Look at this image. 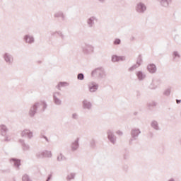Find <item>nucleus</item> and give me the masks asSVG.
Wrapping results in <instances>:
<instances>
[{
    "instance_id": "obj_1",
    "label": "nucleus",
    "mask_w": 181,
    "mask_h": 181,
    "mask_svg": "<svg viewBox=\"0 0 181 181\" xmlns=\"http://www.w3.org/2000/svg\"><path fill=\"white\" fill-rule=\"evenodd\" d=\"M41 106L42 107L40 110V112H45L47 109V103H46V101L42 100L40 102H35L32 105L28 112V115L30 117V118H33V117L37 114V110H39Z\"/></svg>"
},
{
    "instance_id": "obj_17",
    "label": "nucleus",
    "mask_w": 181,
    "mask_h": 181,
    "mask_svg": "<svg viewBox=\"0 0 181 181\" xmlns=\"http://www.w3.org/2000/svg\"><path fill=\"white\" fill-rule=\"evenodd\" d=\"M82 107L83 110H88V111H90V110L93 108V104L91 102L85 99L82 101Z\"/></svg>"
},
{
    "instance_id": "obj_57",
    "label": "nucleus",
    "mask_w": 181,
    "mask_h": 181,
    "mask_svg": "<svg viewBox=\"0 0 181 181\" xmlns=\"http://www.w3.org/2000/svg\"><path fill=\"white\" fill-rule=\"evenodd\" d=\"M13 181H16V180L15 178H13Z\"/></svg>"
},
{
    "instance_id": "obj_30",
    "label": "nucleus",
    "mask_w": 181,
    "mask_h": 181,
    "mask_svg": "<svg viewBox=\"0 0 181 181\" xmlns=\"http://www.w3.org/2000/svg\"><path fill=\"white\" fill-rule=\"evenodd\" d=\"M136 64L140 67V66L142 64V55H139L138 58H137V60H136Z\"/></svg>"
},
{
    "instance_id": "obj_5",
    "label": "nucleus",
    "mask_w": 181,
    "mask_h": 181,
    "mask_svg": "<svg viewBox=\"0 0 181 181\" xmlns=\"http://www.w3.org/2000/svg\"><path fill=\"white\" fill-rule=\"evenodd\" d=\"M35 156L37 159H44V158H52V151L44 150L36 153Z\"/></svg>"
},
{
    "instance_id": "obj_41",
    "label": "nucleus",
    "mask_w": 181,
    "mask_h": 181,
    "mask_svg": "<svg viewBox=\"0 0 181 181\" xmlns=\"http://www.w3.org/2000/svg\"><path fill=\"white\" fill-rule=\"evenodd\" d=\"M119 62H125V56H118Z\"/></svg>"
},
{
    "instance_id": "obj_23",
    "label": "nucleus",
    "mask_w": 181,
    "mask_h": 181,
    "mask_svg": "<svg viewBox=\"0 0 181 181\" xmlns=\"http://www.w3.org/2000/svg\"><path fill=\"white\" fill-rule=\"evenodd\" d=\"M57 162H63L64 160H67V158L63 155V153H60L57 157Z\"/></svg>"
},
{
    "instance_id": "obj_45",
    "label": "nucleus",
    "mask_w": 181,
    "mask_h": 181,
    "mask_svg": "<svg viewBox=\"0 0 181 181\" xmlns=\"http://www.w3.org/2000/svg\"><path fill=\"white\" fill-rule=\"evenodd\" d=\"M52 174H49L46 180V181H49L52 180Z\"/></svg>"
},
{
    "instance_id": "obj_24",
    "label": "nucleus",
    "mask_w": 181,
    "mask_h": 181,
    "mask_svg": "<svg viewBox=\"0 0 181 181\" xmlns=\"http://www.w3.org/2000/svg\"><path fill=\"white\" fill-rule=\"evenodd\" d=\"M89 146L91 149H95L97 144L95 143V139H91L89 141Z\"/></svg>"
},
{
    "instance_id": "obj_8",
    "label": "nucleus",
    "mask_w": 181,
    "mask_h": 181,
    "mask_svg": "<svg viewBox=\"0 0 181 181\" xmlns=\"http://www.w3.org/2000/svg\"><path fill=\"white\" fill-rule=\"evenodd\" d=\"M95 22H98V18L94 16L89 17L86 20V23L88 28L90 29L94 28L95 26Z\"/></svg>"
},
{
    "instance_id": "obj_36",
    "label": "nucleus",
    "mask_w": 181,
    "mask_h": 181,
    "mask_svg": "<svg viewBox=\"0 0 181 181\" xmlns=\"http://www.w3.org/2000/svg\"><path fill=\"white\" fill-rule=\"evenodd\" d=\"M77 79H78V80H81V81L84 80V74H83V73H79V74H78V75H77Z\"/></svg>"
},
{
    "instance_id": "obj_3",
    "label": "nucleus",
    "mask_w": 181,
    "mask_h": 181,
    "mask_svg": "<svg viewBox=\"0 0 181 181\" xmlns=\"http://www.w3.org/2000/svg\"><path fill=\"white\" fill-rule=\"evenodd\" d=\"M3 60L7 64V66H13V62H15V58L13 55L9 52H4L2 54Z\"/></svg>"
},
{
    "instance_id": "obj_27",
    "label": "nucleus",
    "mask_w": 181,
    "mask_h": 181,
    "mask_svg": "<svg viewBox=\"0 0 181 181\" xmlns=\"http://www.w3.org/2000/svg\"><path fill=\"white\" fill-rule=\"evenodd\" d=\"M123 158L124 160H128V159H129V151L124 149V153H123Z\"/></svg>"
},
{
    "instance_id": "obj_29",
    "label": "nucleus",
    "mask_w": 181,
    "mask_h": 181,
    "mask_svg": "<svg viewBox=\"0 0 181 181\" xmlns=\"http://www.w3.org/2000/svg\"><path fill=\"white\" fill-rule=\"evenodd\" d=\"M22 181H33L32 179H30V176L28 174H24L22 176Z\"/></svg>"
},
{
    "instance_id": "obj_58",
    "label": "nucleus",
    "mask_w": 181,
    "mask_h": 181,
    "mask_svg": "<svg viewBox=\"0 0 181 181\" xmlns=\"http://www.w3.org/2000/svg\"><path fill=\"white\" fill-rule=\"evenodd\" d=\"M180 144H181V139H180Z\"/></svg>"
},
{
    "instance_id": "obj_47",
    "label": "nucleus",
    "mask_w": 181,
    "mask_h": 181,
    "mask_svg": "<svg viewBox=\"0 0 181 181\" xmlns=\"http://www.w3.org/2000/svg\"><path fill=\"white\" fill-rule=\"evenodd\" d=\"M56 33H57V35H58V36H59V37H60V35H62L63 34V33L62 31H56Z\"/></svg>"
},
{
    "instance_id": "obj_7",
    "label": "nucleus",
    "mask_w": 181,
    "mask_h": 181,
    "mask_svg": "<svg viewBox=\"0 0 181 181\" xmlns=\"http://www.w3.org/2000/svg\"><path fill=\"white\" fill-rule=\"evenodd\" d=\"M146 5L142 2H139L135 6V11L137 13L144 14L146 12Z\"/></svg>"
},
{
    "instance_id": "obj_19",
    "label": "nucleus",
    "mask_w": 181,
    "mask_h": 181,
    "mask_svg": "<svg viewBox=\"0 0 181 181\" xmlns=\"http://www.w3.org/2000/svg\"><path fill=\"white\" fill-rule=\"evenodd\" d=\"M147 70L148 73H151V74H155L158 70V68L155 64H149L147 66Z\"/></svg>"
},
{
    "instance_id": "obj_2",
    "label": "nucleus",
    "mask_w": 181,
    "mask_h": 181,
    "mask_svg": "<svg viewBox=\"0 0 181 181\" xmlns=\"http://www.w3.org/2000/svg\"><path fill=\"white\" fill-rule=\"evenodd\" d=\"M91 77H95L98 80H105L107 78V71L103 66L97 67L91 71Z\"/></svg>"
},
{
    "instance_id": "obj_6",
    "label": "nucleus",
    "mask_w": 181,
    "mask_h": 181,
    "mask_svg": "<svg viewBox=\"0 0 181 181\" xmlns=\"http://www.w3.org/2000/svg\"><path fill=\"white\" fill-rule=\"evenodd\" d=\"M107 139L112 145H115L117 144V136L114 133V131L111 129H108L107 131Z\"/></svg>"
},
{
    "instance_id": "obj_42",
    "label": "nucleus",
    "mask_w": 181,
    "mask_h": 181,
    "mask_svg": "<svg viewBox=\"0 0 181 181\" xmlns=\"http://www.w3.org/2000/svg\"><path fill=\"white\" fill-rule=\"evenodd\" d=\"M72 118L73 119H78V115H77V113H73Z\"/></svg>"
},
{
    "instance_id": "obj_33",
    "label": "nucleus",
    "mask_w": 181,
    "mask_h": 181,
    "mask_svg": "<svg viewBox=\"0 0 181 181\" xmlns=\"http://www.w3.org/2000/svg\"><path fill=\"white\" fill-rule=\"evenodd\" d=\"M170 88H167L164 90L163 95H165L166 97H169V95H170Z\"/></svg>"
},
{
    "instance_id": "obj_14",
    "label": "nucleus",
    "mask_w": 181,
    "mask_h": 181,
    "mask_svg": "<svg viewBox=\"0 0 181 181\" xmlns=\"http://www.w3.org/2000/svg\"><path fill=\"white\" fill-rule=\"evenodd\" d=\"M23 40L25 43H27L28 45H33V43H35V37L30 34H26L23 37Z\"/></svg>"
},
{
    "instance_id": "obj_39",
    "label": "nucleus",
    "mask_w": 181,
    "mask_h": 181,
    "mask_svg": "<svg viewBox=\"0 0 181 181\" xmlns=\"http://www.w3.org/2000/svg\"><path fill=\"white\" fill-rule=\"evenodd\" d=\"M4 139V142H10L11 141V137H9V135L8 134H6V136H3Z\"/></svg>"
},
{
    "instance_id": "obj_11",
    "label": "nucleus",
    "mask_w": 181,
    "mask_h": 181,
    "mask_svg": "<svg viewBox=\"0 0 181 181\" xmlns=\"http://www.w3.org/2000/svg\"><path fill=\"white\" fill-rule=\"evenodd\" d=\"M141 134V129H139V128H133L130 132L131 137L136 140L138 139Z\"/></svg>"
},
{
    "instance_id": "obj_50",
    "label": "nucleus",
    "mask_w": 181,
    "mask_h": 181,
    "mask_svg": "<svg viewBox=\"0 0 181 181\" xmlns=\"http://www.w3.org/2000/svg\"><path fill=\"white\" fill-rule=\"evenodd\" d=\"M167 181H177V180L173 177H170Z\"/></svg>"
},
{
    "instance_id": "obj_35",
    "label": "nucleus",
    "mask_w": 181,
    "mask_h": 181,
    "mask_svg": "<svg viewBox=\"0 0 181 181\" xmlns=\"http://www.w3.org/2000/svg\"><path fill=\"white\" fill-rule=\"evenodd\" d=\"M112 63L119 62L118 56L117 55H112Z\"/></svg>"
},
{
    "instance_id": "obj_18",
    "label": "nucleus",
    "mask_w": 181,
    "mask_h": 181,
    "mask_svg": "<svg viewBox=\"0 0 181 181\" xmlns=\"http://www.w3.org/2000/svg\"><path fill=\"white\" fill-rule=\"evenodd\" d=\"M136 76L139 81H144L146 78V74L142 71H136Z\"/></svg>"
},
{
    "instance_id": "obj_10",
    "label": "nucleus",
    "mask_w": 181,
    "mask_h": 181,
    "mask_svg": "<svg viewBox=\"0 0 181 181\" xmlns=\"http://www.w3.org/2000/svg\"><path fill=\"white\" fill-rule=\"evenodd\" d=\"M21 136L22 138H25V136L28 138V139H32L33 138V132L25 129L21 133Z\"/></svg>"
},
{
    "instance_id": "obj_34",
    "label": "nucleus",
    "mask_w": 181,
    "mask_h": 181,
    "mask_svg": "<svg viewBox=\"0 0 181 181\" xmlns=\"http://www.w3.org/2000/svg\"><path fill=\"white\" fill-rule=\"evenodd\" d=\"M120 44H121V39L119 38H116L113 41V45H115V46H118Z\"/></svg>"
},
{
    "instance_id": "obj_12",
    "label": "nucleus",
    "mask_w": 181,
    "mask_h": 181,
    "mask_svg": "<svg viewBox=\"0 0 181 181\" xmlns=\"http://www.w3.org/2000/svg\"><path fill=\"white\" fill-rule=\"evenodd\" d=\"M10 162H11V165H13L14 168H16V169H17V170H19V169H21V159L12 158L10 159Z\"/></svg>"
},
{
    "instance_id": "obj_20",
    "label": "nucleus",
    "mask_w": 181,
    "mask_h": 181,
    "mask_svg": "<svg viewBox=\"0 0 181 181\" xmlns=\"http://www.w3.org/2000/svg\"><path fill=\"white\" fill-rule=\"evenodd\" d=\"M8 131L9 129H8L6 125L0 124V135H1V136H6Z\"/></svg>"
},
{
    "instance_id": "obj_37",
    "label": "nucleus",
    "mask_w": 181,
    "mask_h": 181,
    "mask_svg": "<svg viewBox=\"0 0 181 181\" xmlns=\"http://www.w3.org/2000/svg\"><path fill=\"white\" fill-rule=\"evenodd\" d=\"M40 138L41 139H45L46 142H48V143L50 142V141L49 140V139L47 138V136H46L45 134H41V135L40 136Z\"/></svg>"
},
{
    "instance_id": "obj_21",
    "label": "nucleus",
    "mask_w": 181,
    "mask_h": 181,
    "mask_svg": "<svg viewBox=\"0 0 181 181\" xmlns=\"http://www.w3.org/2000/svg\"><path fill=\"white\" fill-rule=\"evenodd\" d=\"M151 127L155 131H160V127H159V123L156 120L151 121Z\"/></svg>"
},
{
    "instance_id": "obj_55",
    "label": "nucleus",
    "mask_w": 181,
    "mask_h": 181,
    "mask_svg": "<svg viewBox=\"0 0 181 181\" xmlns=\"http://www.w3.org/2000/svg\"><path fill=\"white\" fill-rule=\"evenodd\" d=\"M137 114H138V112H136L134 113V115H136Z\"/></svg>"
},
{
    "instance_id": "obj_46",
    "label": "nucleus",
    "mask_w": 181,
    "mask_h": 181,
    "mask_svg": "<svg viewBox=\"0 0 181 181\" xmlns=\"http://www.w3.org/2000/svg\"><path fill=\"white\" fill-rule=\"evenodd\" d=\"M59 37H61L62 40H64V39H66V35L62 33V35H61Z\"/></svg>"
},
{
    "instance_id": "obj_49",
    "label": "nucleus",
    "mask_w": 181,
    "mask_h": 181,
    "mask_svg": "<svg viewBox=\"0 0 181 181\" xmlns=\"http://www.w3.org/2000/svg\"><path fill=\"white\" fill-rule=\"evenodd\" d=\"M148 136H150V138H153V133H152L151 132H150L148 133Z\"/></svg>"
},
{
    "instance_id": "obj_13",
    "label": "nucleus",
    "mask_w": 181,
    "mask_h": 181,
    "mask_svg": "<svg viewBox=\"0 0 181 181\" xmlns=\"http://www.w3.org/2000/svg\"><path fill=\"white\" fill-rule=\"evenodd\" d=\"M90 93H95L98 90L99 85L97 82L92 81L88 85Z\"/></svg>"
},
{
    "instance_id": "obj_38",
    "label": "nucleus",
    "mask_w": 181,
    "mask_h": 181,
    "mask_svg": "<svg viewBox=\"0 0 181 181\" xmlns=\"http://www.w3.org/2000/svg\"><path fill=\"white\" fill-rule=\"evenodd\" d=\"M156 105H158V103L155 101L151 102L148 104V107H152L153 108V107H156Z\"/></svg>"
},
{
    "instance_id": "obj_56",
    "label": "nucleus",
    "mask_w": 181,
    "mask_h": 181,
    "mask_svg": "<svg viewBox=\"0 0 181 181\" xmlns=\"http://www.w3.org/2000/svg\"><path fill=\"white\" fill-rule=\"evenodd\" d=\"M38 63H42V61H39Z\"/></svg>"
},
{
    "instance_id": "obj_28",
    "label": "nucleus",
    "mask_w": 181,
    "mask_h": 181,
    "mask_svg": "<svg viewBox=\"0 0 181 181\" xmlns=\"http://www.w3.org/2000/svg\"><path fill=\"white\" fill-rule=\"evenodd\" d=\"M173 60L177 61L178 59H180V54L177 51H174L173 54Z\"/></svg>"
},
{
    "instance_id": "obj_31",
    "label": "nucleus",
    "mask_w": 181,
    "mask_h": 181,
    "mask_svg": "<svg viewBox=\"0 0 181 181\" xmlns=\"http://www.w3.org/2000/svg\"><path fill=\"white\" fill-rule=\"evenodd\" d=\"M139 67L136 64H134L131 67L129 68L128 71H134V70H136Z\"/></svg>"
},
{
    "instance_id": "obj_22",
    "label": "nucleus",
    "mask_w": 181,
    "mask_h": 181,
    "mask_svg": "<svg viewBox=\"0 0 181 181\" xmlns=\"http://www.w3.org/2000/svg\"><path fill=\"white\" fill-rule=\"evenodd\" d=\"M67 86H69V83L64 82V81H60L56 86V88H57V90H62L60 88L61 87H67Z\"/></svg>"
},
{
    "instance_id": "obj_48",
    "label": "nucleus",
    "mask_w": 181,
    "mask_h": 181,
    "mask_svg": "<svg viewBox=\"0 0 181 181\" xmlns=\"http://www.w3.org/2000/svg\"><path fill=\"white\" fill-rule=\"evenodd\" d=\"M139 97H141V92L137 91V92H136V98H139Z\"/></svg>"
},
{
    "instance_id": "obj_43",
    "label": "nucleus",
    "mask_w": 181,
    "mask_h": 181,
    "mask_svg": "<svg viewBox=\"0 0 181 181\" xmlns=\"http://www.w3.org/2000/svg\"><path fill=\"white\" fill-rule=\"evenodd\" d=\"M117 135H119V136H122L124 135V132H122L121 130H118L116 132Z\"/></svg>"
},
{
    "instance_id": "obj_53",
    "label": "nucleus",
    "mask_w": 181,
    "mask_h": 181,
    "mask_svg": "<svg viewBox=\"0 0 181 181\" xmlns=\"http://www.w3.org/2000/svg\"><path fill=\"white\" fill-rule=\"evenodd\" d=\"M130 40H131V42H134V40H135V37L132 36V37H130Z\"/></svg>"
},
{
    "instance_id": "obj_26",
    "label": "nucleus",
    "mask_w": 181,
    "mask_h": 181,
    "mask_svg": "<svg viewBox=\"0 0 181 181\" xmlns=\"http://www.w3.org/2000/svg\"><path fill=\"white\" fill-rule=\"evenodd\" d=\"M76 179V173H71L66 176V180L70 181Z\"/></svg>"
},
{
    "instance_id": "obj_9",
    "label": "nucleus",
    "mask_w": 181,
    "mask_h": 181,
    "mask_svg": "<svg viewBox=\"0 0 181 181\" xmlns=\"http://www.w3.org/2000/svg\"><path fill=\"white\" fill-rule=\"evenodd\" d=\"M61 97L62 93L60 92H54L53 93L52 98L55 105H62V99H60Z\"/></svg>"
},
{
    "instance_id": "obj_51",
    "label": "nucleus",
    "mask_w": 181,
    "mask_h": 181,
    "mask_svg": "<svg viewBox=\"0 0 181 181\" xmlns=\"http://www.w3.org/2000/svg\"><path fill=\"white\" fill-rule=\"evenodd\" d=\"M100 4H105V0H98Z\"/></svg>"
},
{
    "instance_id": "obj_15",
    "label": "nucleus",
    "mask_w": 181,
    "mask_h": 181,
    "mask_svg": "<svg viewBox=\"0 0 181 181\" xmlns=\"http://www.w3.org/2000/svg\"><path fill=\"white\" fill-rule=\"evenodd\" d=\"M18 142H19V144H21V148H22L23 152L30 151V146H29V144H28V143H26L25 139H20L18 140Z\"/></svg>"
},
{
    "instance_id": "obj_54",
    "label": "nucleus",
    "mask_w": 181,
    "mask_h": 181,
    "mask_svg": "<svg viewBox=\"0 0 181 181\" xmlns=\"http://www.w3.org/2000/svg\"><path fill=\"white\" fill-rule=\"evenodd\" d=\"M180 103H181V100L176 99V103L177 104H180Z\"/></svg>"
},
{
    "instance_id": "obj_25",
    "label": "nucleus",
    "mask_w": 181,
    "mask_h": 181,
    "mask_svg": "<svg viewBox=\"0 0 181 181\" xmlns=\"http://www.w3.org/2000/svg\"><path fill=\"white\" fill-rule=\"evenodd\" d=\"M54 18H61L62 21H64L65 16L63 12L59 11L54 14Z\"/></svg>"
},
{
    "instance_id": "obj_16",
    "label": "nucleus",
    "mask_w": 181,
    "mask_h": 181,
    "mask_svg": "<svg viewBox=\"0 0 181 181\" xmlns=\"http://www.w3.org/2000/svg\"><path fill=\"white\" fill-rule=\"evenodd\" d=\"M80 138H77L71 144V149L72 152H76L80 148Z\"/></svg>"
},
{
    "instance_id": "obj_44",
    "label": "nucleus",
    "mask_w": 181,
    "mask_h": 181,
    "mask_svg": "<svg viewBox=\"0 0 181 181\" xmlns=\"http://www.w3.org/2000/svg\"><path fill=\"white\" fill-rule=\"evenodd\" d=\"M134 141H136V139H134V137H132V138L129 140V145H132V142H134Z\"/></svg>"
},
{
    "instance_id": "obj_4",
    "label": "nucleus",
    "mask_w": 181,
    "mask_h": 181,
    "mask_svg": "<svg viewBox=\"0 0 181 181\" xmlns=\"http://www.w3.org/2000/svg\"><path fill=\"white\" fill-rule=\"evenodd\" d=\"M82 52L83 54L88 56V54H91V53H94V47L88 43H84L81 46Z\"/></svg>"
},
{
    "instance_id": "obj_52",
    "label": "nucleus",
    "mask_w": 181,
    "mask_h": 181,
    "mask_svg": "<svg viewBox=\"0 0 181 181\" xmlns=\"http://www.w3.org/2000/svg\"><path fill=\"white\" fill-rule=\"evenodd\" d=\"M56 35H57V33H56V31L51 33V36H56Z\"/></svg>"
},
{
    "instance_id": "obj_40",
    "label": "nucleus",
    "mask_w": 181,
    "mask_h": 181,
    "mask_svg": "<svg viewBox=\"0 0 181 181\" xmlns=\"http://www.w3.org/2000/svg\"><path fill=\"white\" fill-rule=\"evenodd\" d=\"M0 173H11V169L0 170Z\"/></svg>"
},
{
    "instance_id": "obj_32",
    "label": "nucleus",
    "mask_w": 181,
    "mask_h": 181,
    "mask_svg": "<svg viewBox=\"0 0 181 181\" xmlns=\"http://www.w3.org/2000/svg\"><path fill=\"white\" fill-rule=\"evenodd\" d=\"M149 88H150V90H156V88H158V86L155 85V83H153V81L149 86Z\"/></svg>"
}]
</instances>
